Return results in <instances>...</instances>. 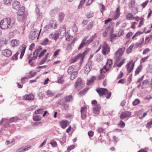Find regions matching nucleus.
I'll return each instance as SVG.
<instances>
[{
  "label": "nucleus",
  "mask_w": 152,
  "mask_h": 152,
  "mask_svg": "<svg viewBox=\"0 0 152 152\" xmlns=\"http://www.w3.org/2000/svg\"><path fill=\"white\" fill-rule=\"evenodd\" d=\"M84 84L83 83L81 78H79L75 83V88L79 90L84 86Z\"/></svg>",
  "instance_id": "nucleus-4"
},
{
  "label": "nucleus",
  "mask_w": 152,
  "mask_h": 152,
  "mask_svg": "<svg viewBox=\"0 0 152 152\" xmlns=\"http://www.w3.org/2000/svg\"><path fill=\"white\" fill-rule=\"evenodd\" d=\"M87 107L86 106L82 107L80 110V112L81 113V118L82 119L84 120L86 118V117L87 114Z\"/></svg>",
  "instance_id": "nucleus-11"
},
{
  "label": "nucleus",
  "mask_w": 152,
  "mask_h": 152,
  "mask_svg": "<svg viewBox=\"0 0 152 152\" xmlns=\"http://www.w3.org/2000/svg\"><path fill=\"white\" fill-rule=\"evenodd\" d=\"M40 6L39 5L37 4L36 6L35 13L36 15L37 18L38 19L42 16V13L40 12Z\"/></svg>",
  "instance_id": "nucleus-9"
},
{
  "label": "nucleus",
  "mask_w": 152,
  "mask_h": 152,
  "mask_svg": "<svg viewBox=\"0 0 152 152\" xmlns=\"http://www.w3.org/2000/svg\"><path fill=\"white\" fill-rule=\"evenodd\" d=\"M0 27L2 29H6L10 32V34L13 36L17 31L16 25L15 23H11V19L6 18L3 19L0 22Z\"/></svg>",
  "instance_id": "nucleus-1"
},
{
  "label": "nucleus",
  "mask_w": 152,
  "mask_h": 152,
  "mask_svg": "<svg viewBox=\"0 0 152 152\" xmlns=\"http://www.w3.org/2000/svg\"><path fill=\"white\" fill-rule=\"evenodd\" d=\"M126 60V59L125 58L122 59V60L120 62V63L117 65V66L119 67H121L124 63Z\"/></svg>",
  "instance_id": "nucleus-47"
},
{
  "label": "nucleus",
  "mask_w": 152,
  "mask_h": 152,
  "mask_svg": "<svg viewBox=\"0 0 152 152\" xmlns=\"http://www.w3.org/2000/svg\"><path fill=\"white\" fill-rule=\"evenodd\" d=\"M144 40V38H142V41L141 42L138 43H136L135 44V47L136 48H137L139 47L143 43Z\"/></svg>",
  "instance_id": "nucleus-58"
},
{
  "label": "nucleus",
  "mask_w": 152,
  "mask_h": 152,
  "mask_svg": "<svg viewBox=\"0 0 152 152\" xmlns=\"http://www.w3.org/2000/svg\"><path fill=\"white\" fill-rule=\"evenodd\" d=\"M12 0H3V3L7 6H10L11 4Z\"/></svg>",
  "instance_id": "nucleus-44"
},
{
  "label": "nucleus",
  "mask_w": 152,
  "mask_h": 152,
  "mask_svg": "<svg viewBox=\"0 0 152 152\" xmlns=\"http://www.w3.org/2000/svg\"><path fill=\"white\" fill-rule=\"evenodd\" d=\"M61 127L63 129H65L69 124V121L67 120H62L60 122Z\"/></svg>",
  "instance_id": "nucleus-15"
},
{
  "label": "nucleus",
  "mask_w": 152,
  "mask_h": 152,
  "mask_svg": "<svg viewBox=\"0 0 152 152\" xmlns=\"http://www.w3.org/2000/svg\"><path fill=\"white\" fill-rule=\"evenodd\" d=\"M42 48L41 46H39V47L38 48H37V49L35 50V52H36L35 57H37L39 53L42 50Z\"/></svg>",
  "instance_id": "nucleus-48"
},
{
  "label": "nucleus",
  "mask_w": 152,
  "mask_h": 152,
  "mask_svg": "<svg viewBox=\"0 0 152 152\" xmlns=\"http://www.w3.org/2000/svg\"><path fill=\"white\" fill-rule=\"evenodd\" d=\"M133 61L132 60L128 62L126 65L127 70L128 73L129 74L133 69L134 66L135 62H132Z\"/></svg>",
  "instance_id": "nucleus-3"
},
{
  "label": "nucleus",
  "mask_w": 152,
  "mask_h": 152,
  "mask_svg": "<svg viewBox=\"0 0 152 152\" xmlns=\"http://www.w3.org/2000/svg\"><path fill=\"white\" fill-rule=\"evenodd\" d=\"M106 28V31H107L108 32H109L111 34V35L113 34L114 31L112 26L109 25Z\"/></svg>",
  "instance_id": "nucleus-30"
},
{
  "label": "nucleus",
  "mask_w": 152,
  "mask_h": 152,
  "mask_svg": "<svg viewBox=\"0 0 152 152\" xmlns=\"http://www.w3.org/2000/svg\"><path fill=\"white\" fill-rule=\"evenodd\" d=\"M29 148H30L29 147L25 148L22 147L20 148L17 149L16 150V152H22L26 151L28 150Z\"/></svg>",
  "instance_id": "nucleus-37"
},
{
  "label": "nucleus",
  "mask_w": 152,
  "mask_h": 152,
  "mask_svg": "<svg viewBox=\"0 0 152 152\" xmlns=\"http://www.w3.org/2000/svg\"><path fill=\"white\" fill-rule=\"evenodd\" d=\"M96 91L99 96L101 97L103 95H105L108 92L107 89L104 88H99L96 89Z\"/></svg>",
  "instance_id": "nucleus-5"
},
{
  "label": "nucleus",
  "mask_w": 152,
  "mask_h": 152,
  "mask_svg": "<svg viewBox=\"0 0 152 152\" xmlns=\"http://www.w3.org/2000/svg\"><path fill=\"white\" fill-rule=\"evenodd\" d=\"M34 96L32 94H26L23 96V99L27 100H31L34 99Z\"/></svg>",
  "instance_id": "nucleus-17"
},
{
  "label": "nucleus",
  "mask_w": 152,
  "mask_h": 152,
  "mask_svg": "<svg viewBox=\"0 0 152 152\" xmlns=\"http://www.w3.org/2000/svg\"><path fill=\"white\" fill-rule=\"evenodd\" d=\"M92 62L91 61H89L86 64L84 68V73L86 74H88L89 72L92 68Z\"/></svg>",
  "instance_id": "nucleus-7"
},
{
  "label": "nucleus",
  "mask_w": 152,
  "mask_h": 152,
  "mask_svg": "<svg viewBox=\"0 0 152 152\" xmlns=\"http://www.w3.org/2000/svg\"><path fill=\"white\" fill-rule=\"evenodd\" d=\"M142 65L141 64L138 66L135 71V75L139 74L142 69Z\"/></svg>",
  "instance_id": "nucleus-26"
},
{
  "label": "nucleus",
  "mask_w": 152,
  "mask_h": 152,
  "mask_svg": "<svg viewBox=\"0 0 152 152\" xmlns=\"http://www.w3.org/2000/svg\"><path fill=\"white\" fill-rule=\"evenodd\" d=\"M140 103V101L138 99H135L132 102L133 105L136 106Z\"/></svg>",
  "instance_id": "nucleus-50"
},
{
  "label": "nucleus",
  "mask_w": 152,
  "mask_h": 152,
  "mask_svg": "<svg viewBox=\"0 0 152 152\" xmlns=\"http://www.w3.org/2000/svg\"><path fill=\"white\" fill-rule=\"evenodd\" d=\"M57 140H58L59 141L61 145H62L66 142V137L64 135L62 137V139H61L60 140H59L58 139H57Z\"/></svg>",
  "instance_id": "nucleus-40"
},
{
  "label": "nucleus",
  "mask_w": 152,
  "mask_h": 152,
  "mask_svg": "<svg viewBox=\"0 0 152 152\" xmlns=\"http://www.w3.org/2000/svg\"><path fill=\"white\" fill-rule=\"evenodd\" d=\"M49 40L48 38H46L43 39L42 42L41 43V44L42 45H46L48 44Z\"/></svg>",
  "instance_id": "nucleus-42"
},
{
  "label": "nucleus",
  "mask_w": 152,
  "mask_h": 152,
  "mask_svg": "<svg viewBox=\"0 0 152 152\" xmlns=\"http://www.w3.org/2000/svg\"><path fill=\"white\" fill-rule=\"evenodd\" d=\"M135 1L134 0H131L129 2V8L132 9L134 7L135 5Z\"/></svg>",
  "instance_id": "nucleus-34"
},
{
  "label": "nucleus",
  "mask_w": 152,
  "mask_h": 152,
  "mask_svg": "<svg viewBox=\"0 0 152 152\" xmlns=\"http://www.w3.org/2000/svg\"><path fill=\"white\" fill-rule=\"evenodd\" d=\"M27 46L24 44H23L21 45L19 48V49L21 51V52L25 53L26 50Z\"/></svg>",
  "instance_id": "nucleus-29"
},
{
  "label": "nucleus",
  "mask_w": 152,
  "mask_h": 152,
  "mask_svg": "<svg viewBox=\"0 0 152 152\" xmlns=\"http://www.w3.org/2000/svg\"><path fill=\"white\" fill-rule=\"evenodd\" d=\"M89 88H86L83 89L79 93V94L80 96H81L83 95H84L86 93V92L89 90Z\"/></svg>",
  "instance_id": "nucleus-27"
},
{
  "label": "nucleus",
  "mask_w": 152,
  "mask_h": 152,
  "mask_svg": "<svg viewBox=\"0 0 152 152\" xmlns=\"http://www.w3.org/2000/svg\"><path fill=\"white\" fill-rule=\"evenodd\" d=\"M87 53V50H85L82 54V56H81V60H83L84 59V57L85 55H86Z\"/></svg>",
  "instance_id": "nucleus-62"
},
{
  "label": "nucleus",
  "mask_w": 152,
  "mask_h": 152,
  "mask_svg": "<svg viewBox=\"0 0 152 152\" xmlns=\"http://www.w3.org/2000/svg\"><path fill=\"white\" fill-rule=\"evenodd\" d=\"M25 7L24 6H22L19 9V14L20 15H26L25 13Z\"/></svg>",
  "instance_id": "nucleus-21"
},
{
  "label": "nucleus",
  "mask_w": 152,
  "mask_h": 152,
  "mask_svg": "<svg viewBox=\"0 0 152 152\" xmlns=\"http://www.w3.org/2000/svg\"><path fill=\"white\" fill-rule=\"evenodd\" d=\"M78 72L77 71H74L71 74L70 79L71 80H73L77 77V74Z\"/></svg>",
  "instance_id": "nucleus-22"
},
{
  "label": "nucleus",
  "mask_w": 152,
  "mask_h": 152,
  "mask_svg": "<svg viewBox=\"0 0 152 152\" xmlns=\"http://www.w3.org/2000/svg\"><path fill=\"white\" fill-rule=\"evenodd\" d=\"M134 46V44L132 45L128 48L126 51L127 54H129L131 53L133 48Z\"/></svg>",
  "instance_id": "nucleus-46"
},
{
  "label": "nucleus",
  "mask_w": 152,
  "mask_h": 152,
  "mask_svg": "<svg viewBox=\"0 0 152 152\" xmlns=\"http://www.w3.org/2000/svg\"><path fill=\"white\" fill-rule=\"evenodd\" d=\"M82 56V53H79L77 56L72 58L70 60V63H73L77 61L80 58H81V56Z\"/></svg>",
  "instance_id": "nucleus-18"
},
{
  "label": "nucleus",
  "mask_w": 152,
  "mask_h": 152,
  "mask_svg": "<svg viewBox=\"0 0 152 152\" xmlns=\"http://www.w3.org/2000/svg\"><path fill=\"white\" fill-rule=\"evenodd\" d=\"M96 80V77L94 76H92L89 79L87 80L86 84L88 85H90L91 84L93 83Z\"/></svg>",
  "instance_id": "nucleus-20"
},
{
  "label": "nucleus",
  "mask_w": 152,
  "mask_h": 152,
  "mask_svg": "<svg viewBox=\"0 0 152 152\" xmlns=\"http://www.w3.org/2000/svg\"><path fill=\"white\" fill-rule=\"evenodd\" d=\"M152 125V118L151 119V121L148 122L146 125V126L147 129H149L151 128V125Z\"/></svg>",
  "instance_id": "nucleus-56"
},
{
  "label": "nucleus",
  "mask_w": 152,
  "mask_h": 152,
  "mask_svg": "<svg viewBox=\"0 0 152 152\" xmlns=\"http://www.w3.org/2000/svg\"><path fill=\"white\" fill-rule=\"evenodd\" d=\"M120 15V6H118L116 10L115 17L116 18H118Z\"/></svg>",
  "instance_id": "nucleus-38"
},
{
  "label": "nucleus",
  "mask_w": 152,
  "mask_h": 152,
  "mask_svg": "<svg viewBox=\"0 0 152 152\" xmlns=\"http://www.w3.org/2000/svg\"><path fill=\"white\" fill-rule=\"evenodd\" d=\"M105 77V75L103 74L102 73L100 74L98 76V79L99 80H101L104 79Z\"/></svg>",
  "instance_id": "nucleus-60"
},
{
  "label": "nucleus",
  "mask_w": 152,
  "mask_h": 152,
  "mask_svg": "<svg viewBox=\"0 0 152 152\" xmlns=\"http://www.w3.org/2000/svg\"><path fill=\"white\" fill-rule=\"evenodd\" d=\"M65 99L66 102H69L71 100H72V95H69L68 96H66L65 97Z\"/></svg>",
  "instance_id": "nucleus-43"
},
{
  "label": "nucleus",
  "mask_w": 152,
  "mask_h": 152,
  "mask_svg": "<svg viewBox=\"0 0 152 152\" xmlns=\"http://www.w3.org/2000/svg\"><path fill=\"white\" fill-rule=\"evenodd\" d=\"M86 45H87V43H86V42L85 43L82 41H81V43L80 44L79 47L78 48V50H80L81 49L83 48L84 47H85Z\"/></svg>",
  "instance_id": "nucleus-45"
},
{
  "label": "nucleus",
  "mask_w": 152,
  "mask_h": 152,
  "mask_svg": "<svg viewBox=\"0 0 152 152\" xmlns=\"http://www.w3.org/2000/svg\"><path fill=\"white\" fill-rule=\"evenodd\" d=\"M125 50L124 47L118 49L114 54V57L115 58V62L116 63L118 62L121 60V56L124 54Z\"/></svg>",
  "instance_id": "nucleus-2"
},
{
  "label": "nucleus",
  "mask_w": 152,
  "mask_h": 152,
  "mask_svg": "<svg viewBox=\"0 0 152 152\" xmlns=\"http://www.w3.org/2000/svg\"><path fill=\"white\" fill-rule=\"evenodd\" d=\"M27 15H23L18 16V20L20 22H23L25 20V18L26 17Z\"/></svg>",
  "instance_id": "nucleus-32"
},
{
  "label": "nucleus",
  "mask_w": 152,
  "mask_h": 152,
  "mask_svg": "<svg viewBox=\"0 0 152 152\" xmlns=\"http://www.w3.org/2000/svg\"><path fill=\"white\" fill-rule=\"evenodd\" d=\"M44 110L42 108L39 109L35 111L34 114H41L44 112Z\"/></svg>",
  "instance_id": "nucleus-41"
},
{
  "label": "nucleus",
  "mask_w": 152,
  "mask_h": 152,
  "mask_svg": "<svg viewBox=\"0 0 152 152\" xmlns=\"http://www.w3.org/2000/svg\"><path fill=\"white\" fill-rule=\"evenodd\" d=\"M60 35V33H55L53 35V39L55 40H56L58 38Z\"/></svg>",
  "instance_id": "nucleus-55"
},
{
  "label": "nucleus",
  "mask_w": 152,
  "mask_h": 152,
  "mask_svg": "<svg viewBox=\"0 0 152 152\" xmlns=\"http://www.w3.org/2000/svg\"><path fill=\"white\" fill-rule=\"evenodd\" d=\"M75 145H71L68 146L67 148V150L69 152L71 150L74 148Z\"/></svg>",
  "instance_id": "nucleus-61"
},
{
  "label": "nucleus",
  "mask_w": 152,
  "mask_h": 152,
  "mask_svg": "<svg viewBox=\"0 0 152 152\" xmlns=\"http://www.w3.org/2000/svg\"><path fill=\"white\" fill-rule=\"evenodd\" d=\"M50 144H51V145L54 147H55L57 146V143L54 140H51L50 141Z\"/></svg>",
  "instance_id": "nucleus-57"
},
{
  "label": "nucleus",
  "mask_w": 152,
  "mask_h": 152,
  "mask_svg": "<svg viewBox=\"0 0 152 152\" xmlns=\"http://www.w3.org/2000/svg\"><path fill=\"white\" fill-rule=\"evenodd\" d=\"M38 31H31L30 34L29 36V38L32 40H34L36 37L37 35Z\"/></svg>",
  "instance_id": "nucleus-16"
},
{
  "label": "nucleus",
  "mask_w": 152,
  "mask_h": 152,
  "mask_svg": "<svg viewBox=\"0 0 152 152\" xmlns=\"http://www.w3.org/2000/svg\"><path fill=\"white\" fill-rule=\"evenodd\" d=\"M125 123L122 120H121L118 124V126L121 128H124L125 126Z\"/></svg>",
  "instance_id": "nucleus-49"
},
{
  "label": "nucleus",
  "mask_w": 152,
  "mask_h": 152,
  "mask_svg": "<svg viewBox=\"0 0 152 152\" xmlns=\"http://www.w3.org/2000/svg\"><path fill=\"white\" fill-rule=\"evenodd\" d=\"M75 66H69L67 70V72L69 74H71L74 71V68H75Z\"/></svg>",
  "instance_id": "nucleus-31"
},
{
  "label": "nucleus",
  "mask_w": 152,
  "mask_h": 152,
  "mask_svg": "<svg viewBox=\"0 0 152 152\" xmlns=\"http://www.w3.org/2000/svg\"><path fill=\"white\" fill-rule=\"evenodd\" d=\"M50 23L48 26H46L47 28H48L50 27L51 28L55 29L57 28V22L56 20H51L50 21Z\"/></svg>",
  "instance_id": "nucleus-12"
},
{
  "label": "nucleus",
  "mask_w": 152,
  "mask_h": 152,
  "mask_svg": "<svg viewBox=\"0 0 152 152\" xmlns=\"http://www.w3.org/2000/svg\"><path fill=\"white\" fill-rule=\"evenodd\" d=\"M100 106L99 104H98L96 106L93 108V112L95 114H98L100 113Z\"/></svg>",
  "instance_id": "nucleus-19"
},
{
  "label": "nucleus",
  "mask_w": 152,
  "mask_h": 152,
  "mask_svg": "<svg viewBox=\"0 0 152 152\" xmlns=\"http://www.w3.org/2000/svg\"><path fill=\"white\" fill-rule=\"evenodd\" d=\"M12 45V47L17 46L19 45V41L17 39H13L11 41Z\"/></svg>",
  "instance_id": "nucleus-23"
},
{
  "label": "nucleus",
  "mask_w": 152,
  "mask_h": 152,
  "mask_svg": "<svg viewBox=\"0 0 152 152\" xmlns=\"http://www.w3.org/2000/svg\"><path fill=\"white\" fill-rule=\"evenodd\" d=\"M2 54L4 56L9 57L12 54V52L10 50L6 49L2 51Z\"/></svg>",
  "instance_id": "nucleus-13"
},
{
  "label": "nucleus",
  "mask_w": 152,
  "mask_h": 152,
  "mask_svg": "<svg viewBox=\"0 0 152 152\" xmlns=\"http://www.w3.org/2000/svg\"><path fill=\"white\" fill-rule=\"evenodd\" d=\"M93 25V23L92 22L89 23L86 26V29L90 30L91 28Z\"/></svg>",
  "instance_id": "nucleus-59"
},
{
  "label": "nucleus",
  "mask_w": 152,
  "mask_h": 152,
  "mask_svg": "<svg viewBox=\"0 0 152 152\" xmlns=\"http://www.w3.org/2000/svg\"><path fill=\"white\" fill-rule=\"evenodd\" d=\"M7 43V40L4 39H0V51L1 50V48L4 45L6 44Z\"/></svg>",
  "instance_id": "nucleus-25"
},
{
  "label": "nucleus",
  "mask_w": 152,
  "mask_h": 152,
  "mask_svg": "<svg viewBox=\"0 0 152 152\" xmlns=\"http://www.w3.org/2000/svg\"><path fill=\"white\" fill-rule=\"evenodd\" d=\"M86 0H81L80 1V2L79 5L78 6L77 8L78 9H80L82 7V6L85 1Z\"/></svg>",
  "instance_id": "nucleus-53"
},
{
  "label": "nucleus",
  "mask_w": 152,
  "mask_h": 152,
  "mask_svg": "<svg viewBox=\"0 0 152 152\" xmlns=\"http://www.w3.org/2000/svg\"><path fill=\"white\" fill-rule=\"evenodd\" d=\"M46 51L47 50L45 49L42 50L38 56L39 57V58H41L45 54Z\"/></svg>",
  "instance_id": "nucleus-52"
},
{
  "label": "nucleus",
  "mask_w": 152,
  "mask_h": 152,
  "mask_svg": "<svg viewBox=\"0 0 152 152\" xmlns=\"http://www.w3.org/2000/svg\"><path fill=\"white\" fill-rule=\"evenodd\" d=\"M110 50V48L109 47V45L107 43H104L102 48V53L105 55L108 53Z\"/></svg>",
  "instance_id": "nucleus-10"
},
{
  "label": "nucleus",
  "mask_w": 152,
  "mask_h": 152,
  "mask_svg": "<svg viewBox=\"0 0 152 152\" xmlns=\"http://www.w3.org/2000/svg\"><path fill=\"white\" fill-rule=\"evenodd\" d=\"M60 11V8L57 7H56L50 11V14L52 17H54L57 15L58 13Z\"/></svg>",
  "instance_id": "nucleus-8"
},
{
  "label": "nucleus",
  "mask_w": 152,
  "mask_h": 152,
  "mask_svg": "<svg viewBox=\"0 0 152 152\" xmlns=\"http://www.w3.org/2000/svg\"><path fill=\"white\" fill-rule=\"evenodd\" d=\"M132 113L131 112L125 111L121 113L120 117L121 120H124L126 118H129L131 117Z\"/></svg>",
  "instance_id": "nucleus-6"
},
{
  "label": "nucleus",
  "mask_w": 152,
  "mask_h": 152,
  "mask_svg": "<svg viewBox=\"0 0 152 152\" xmlns=\"http://www.w3.org/2000/svg\"><path fill=\"white\" fill-rule=\"evenodd\" d=\"M47 95L52 96L54 95V93H53L51 91L48 90L47 91Z\"/></svg>",
  "instance_id": "nucleus-64"
},
{
  "label": "nucleus",
  "mask_w": 152,
  "mask_h": 152,
  "mask_svg": "<svg viewBox=\"0 0 152 152\" xmlns=\"http://www.w3.org/2000/svg\"><path fill=\"white\" fill-rule=\"evenodd\" d=\"M96 34H95L94 35L91 36L89 39L87 40V41L86 42L87 45H88L91 43L93 41L94 39L96 37Z\"/></svg>",
  "instance_id": "nucleus-24"
},
{
  "label": "nucleus",
  "mask_w": 152,
  "mask_h": 152,
  "mask_svg": "<svg viewBox=\"0 0 152 152\" xmlns=\"http://www.w3.org/2000/svg\"><path fill=\"white\" fill-rule=\"evenodd\" d=\"M65 15L64 13L62 12H60L59 15V21L60 22H62L64 20Z\"/></svg>",
  "instance_id": "nucleus-35"
},
{
  "label": "nucleus",
  "mask_w": 152,
  "mask_h": 152,
  "mask_svg": "<svg viewBox=\"0 0 152 152\" xmlns=\"http://www.w3.org/2000/svg\"><path fill=\"white\" fill-rule=\"evenodd\" d=\"M65 101L61 99H60L57 102V104H58L61 105V106H63L64 104Z\"/></svg>",
  "instance_id": "nucleus-54"
},
{
  "label": "nucleus",
  "mask_w": 152,
  "mask_h": 152,
  "mask_svg": "<svg viewBox=\"0 0 152 152\" xmlns=\"http://www.w3.org/2000/svg\"><path fill=\"white\" fill-rule=\"evenodd\" d=\"M133 17V15L131 13H129L126 15V18L128 20L132 19L131 18H132Z\"/></svg>",
  "instance_id": "nucleus-51"
},
{
  "label": "nucleus",
  "mask_w": 152,
  "mask_h": 152,
  "mask_svg": "<svg viewBox=\"0 0 152 152\" xmlns=\"http://www.w3.org/2000/svg\"><path fill=\"white\" fill-rule=\"evenodd\" d=\"M18 51L11 58L12 60H17L18 59V56L19 54Z\"/></svg>",
  "instance_id": "nucleus-39"
},
{
  "label": "nucleus",
  "mask_w": 152,
  "mask_h": 152,
  "mask_svg": "<svg viewBox=\"0 0 152 152\" xmlns=\"http://www.w3.org/2000/svg\"><path fill=\"white\" fill-rule=\"evenodd\" d=\"M20 3L19 2L14 0L12 4V7L13 9H15L16 10H18L20 8Z\"/></svg>",
  "instance_id": "nucleus-14"
},
{
  "label": "nucleus",
  "mask_w": 152,
  "mask_h": 152,
  "mask_svg": "<svg viewBox=\"0 0 152 152\" xmlns=\"http://www.w3.org/2000/svg\"><path fill=\"white\" fill-rule=\"evenodd\" d=\"M42 118L41 116L40 115H34L33 117V120L35 121H40Z\"/></svg>",
  "instance_id": "nucleus-33"
},
{
  "label": "nucleus",
  "mask_w": 152,
  "mask_h": 152,
  "mask_svg": "<svg viewBox=\"0 0 152 152\" xmlns=\"http://www.w3.org/2000/svg\"><path fill=\"white\" fill-rule=\"evenodd\" d=\"M20 119L18 117H14L11 118L10 120V123H12L14 121H18V120Z\"/></svg>",
  "instance_id": "nucleus-36"
},
{
  "label": "nucleus",
  "mask_w": 152,
  "mask_h": 152,
  "mask_svg": "<svg viewBox=\"0 0 152 152\" xmlns=\"http://www.w3.org/2000/svg\"><path fill=\"white\" fill-rule=\"evenodd\" d=\"M59 32L60 33H60V35H61L62 32H63V34H64L63 35L65 34L66 32V28L64 25H63V26H62L61 29L60 30Z\"/></svg>",
  "instance_id": "nucleus-28"
},
{
  "label": "nucleus",
  "mask_w": 152,
  "mask_h": 152,
  "mask_svg": "<svg viewBox=\"0 0 152 152\" xmlns=\"http://www.w3.org/2000/svg\"><path fill=\"white\" fill-rule=\"evenodd\" d=\"M133 33L132 32H128L126 35V37L127 39H129L130 37L132 35Z\"/></svg>",
  "instance_id": "nucleus-63"
}]
</instances>
